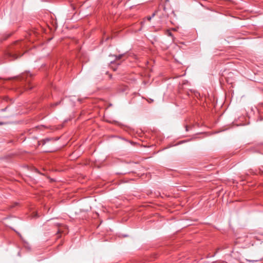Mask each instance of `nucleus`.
I'll return each instance as SVG.
<instances>
[{
  "label": "nucleus",
  "instance_id": "7",
  "mask_svg": "<svg viewBox=\"0 0 263 263\" xmlns=\"http://www.w3.org/2000/svg\"><path fill=\"white\" fill-rule=\"evenodd\" d=\"M12 56L13 57V60L16 59L18 58V56L15 54H12Z\"/></svg>",
  "mask_w": 263,
  "mask_h": 263
},
{
  "label": "nucleus",
  "instance_id": "1",
  "mask_svg": "<svg viewBox=\"0 0 263 263\" xmlns=\"http://www.w3.org/2000/svg\"><path fill=\"white\" fill-rule=\"evenodd\" d=\"M245 241H246L247 243L250 241L248 243V246H253L254 243L255 242V240H259L257 236H252V234H247L245 236Z\"/></svg>",
  "mask_w": 263,
  "mask_h": 263
},
{
  "label": "nucleus",
  "instance_id": "6",
  "mask_svg": "<svg viewBox=\"0 0 263 263\" xmlns=\"http://www.w3.org/2000/svg\"><path fill=\"white\" fill-rule=\"evenodd\" d=\"M155 15V13H154L152 16H147L146 17L147 20L148 21H150L152 19V17H153Z\"/></svg>",
  "mask_w": 263,
  "mask_h": 263
},
{
  "label": "nucleus",
  "instance_id": "8",
  "mask_svg": "<svg viewBox=\"0 0 263 263\" xmlns=\"http://www.w3.org/2000/svg\"><path fill=\"white\" fill-rule=\"evenodd\" d=\"M60 103V102H57V103H55V104H53V105H54V106H57V105H58Z\"/></svg>",
  "mask_w": 263,
  "mask_h": 263
},
{
  "label": "nucleus",
  "instance_id": "3",
  "mask_svg": "<svg viewBox=\"0 0 263 263\" xmlns=\"http://www.w3.org/2000/svg\"><path fill=\"white\" fill-rule=\"evenodd\" d=\"M49 141V139H44V140H41V141L39 142V144H42V145H44L47 141Z\"/></svg>",
  "mask_w": 263,
  "mask_h": 263
},
{
  "label": "nucleus",
  "instance_id": "2",
  "mask_svg": "<svg viewBox=\"0 0 263 263\" xmlns=\"http://www.w3.org/2000/svg\"><path fill=\"white\" fill-rule=\"evenodd\" d=\"M57 227L58 228V230L57 233L58 238L60 237V236L59 235V234H60L61 233H67V232H66L67 228H66V226L62 225L60 223H57Z\"/></svg>",
  "mask_w": 263,
  "mask_h": 263
},
{
  "label": "nucleus",
  "instance_id": "4",
  "mask_svg": "<svg viewBox=\"0 0 263 263\" xmlns=\"http://www.w3.org/2000/svg\"><path fill=\"white\" fill-rule=\"evenodd\" d=\"M123 57V54H119V55H116L115 56V61H117L119 60H120L122 57Z\"/></svg>",
  "mask_w": 263,
  "mask_h": 263
},
{
  "label": "nucleus",
  "instance_id": "5",
  "mask_svg": "<svg viewBox=\"0 0 263 263\" xmlns=\"http://www.w3.org/2000/svg\"><path fill=\"white\" fill-rule=\"evenodd\" d=\"M165 34L168 35V36H171L172 37L173 36V34L172 33V32L170 31V30H167L165 32Z\"/></svg>",
  "mask_w": 263,
  "mask_h": 263
}]
</instances>
